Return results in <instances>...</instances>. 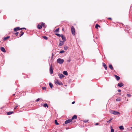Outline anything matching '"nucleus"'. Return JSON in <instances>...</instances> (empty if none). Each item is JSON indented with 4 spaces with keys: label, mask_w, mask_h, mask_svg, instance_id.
Instances as JSON below:
<instances>
[{
    "label": "nucleus",
    "mask_w": 132,
    "mask_h": 132,
    "mask_svg": "<svg viewBox=\"0 0 132 132\" xmlns=\"http://www.w3.org/2000/svg\"><path fill=\"white\" fill-rule=\"evenodd\" d=\"M118 91L119 92H121V90H120V89H118Z\"/></svg>",
    "instance_id": "nucleus-44"
},
{
    "label": "nucleus",
    "mask_w": 132,
    "mask_h": 132,
    "mask_svg": "<svg viewBox=\"0 0 132 132\" xmlns=\"http://www.w3.org/2000/svg\"><path fill=\"white\" fill-rule=\"evenodd\" d=\"M70 61V60H67V62H69Z\"/></svg>",
    "instance_id": "nucleus-46"
},
{
    "label": "nucleus",
    "mask_w": 132,
    "mask_h": 132,
    "mask_svg": "<svg viewBox=\"0 0 132 132\" xmlns=\"http://www.w3.org/2000/svg\"><path fill=\"white\" fill-rule=\"evenodd\" d=\"M112 119H113L112 118H111L110 120H109L107 121V123H110L111 122V120H112Z\"/></svg>",
    "instance_id": "nucleus-29"
},
{
    "label": "nucleus",
    "mask_w": 132,
    "mask_h": 132,
    "mask_svg": "<svg viewBox=\"0 0 132 132\" xmlns=\"http://www.w3.org/2000/svg\"><path fill=\"white\" fill-rule=\"evenodd\" d=\"M119 128L121 130H123L124 129V128L123 126H121L119 127Z\"/></svg>",
    "instance_id": "nucleus-19"
},
{
    "label": "nucleus",
    "mask_w": 132,
    "mask_h": 132,
    "mask_svg": "<svg viewBox=\"0 0 132 132\" xmlns=\"http://www.w3.org/2000/svg\"><path fill=\"white\" fill-rule=\"evenodd\" d=\"M55 124L56 125H59V123L57 122V121L56 120H55Z\"/></svg>",
    "instance_id": "nucleus-28"
},
{
    "label": "nucleus",
    "mask_w": 132,
    "mask_h": 132,
    "mask_svg": "<svg viewBox=\"0 0 132 132\" xmlns=\"http://www.w3.org/2000/svg\"><path fill=\"white\" fill-rule=\"evenodd\" d=\"M64 42L63 41H60V43H59V46H61L63 45L64 43Z\"/></svg>",
    "instance_id": "nucleus-9"
},
{
    "label": "nucleus",
    "mask_w": 132,
    "mask_h": 132,
    "mask_svg": "<svg viewBox=\"0 0 132 132\" xmlns=\"http://www.w3.org/2000/svg\"><path fill=\"white\" fill-rule=\"evenodd\" d=\"M10 36H7L6 37H5L4 38V39H3L4 40H6L9 38H10Z\"/></svg>",
    "instance_id": "nucleus-20"
},
{
    "label": "nucleus",
    "mask_w": 132,
    "mask_h": 132,
    "mask_svg": "<svg viewBox=\"0 0 132 132\" xmlns=\"http://www.w3.org/2000/svg\"><path fill=\"white\" fill-rule=\"evenodd\" d=\"M61 36L62 39L63 41L64 42L66 40L65 37V36H63L62 35Z\"/></svg>",
    "instance_id": "nucleus-12"
},
{
    "label": "nucleus",
    "mask_w": 132,
    "mask_h": 132,
    "mask_svg": "<svg viewBox=\"0 0 132 132\" xmlns=\"http://www.w3.org/2000/svg\"><path fill=\"white\" fill-rule=\"evenodd\" d=\"M55 83V84H58L59 85H63L61 81H59L57 79H55L54 81Z\"/></svg>",
    "instance_id": "nucleus-3"
},
{
    "label": "nucleus",
    "mask_w": 132,
    "mask_h": 132,
    "mask_svg": "<svg viewBox=\"0 0 132 132\" xmlns=\"http://www.w3.org/2000/svg\"><path fill=\"white\" fill-rule=\"evenodd\" d=\"M19 32H16L15 33V35L16 36H17L18 35Z\"/></svg>",
    "instance_id": "nucleus-40"
},
{
    "label": "nucleus",
    "mask_w": 132,
    "mask_h": 132,
    "mask_svg": "<svg viewBox=\"0 0 132 132\" xmlns=\"http://www.w3.org/2000/svg\"><path fill=\"white\" fill-rule=\"evenodd\" d=\"M131 128L132 129V127H131Z\"/></svg>",
    "instance_id": "nucleus-50"
},
{
    "label": "nucleus",
    "mask_w": 132,
    "mask_h": 132,
    "mask_svg": "<svg viewBox=\"0 0 132 132\" xmlns=\"http://www.w3.org/2000/svg\"><path fill=\"white\" fill-rule=\"evenodd\" d=\"M21 28H20L19 27H16L14 28V30L15 31H17L19 30H21Z\"/></svg>",
    "instance_id": "nucleus-6"
},
{
    "label": "nucleus",
    "mask_w": 132,
    "mask_h": 132,
    "mask_svg": "<svg viewBox=\"0 0 132 132\" xmlns=\"http://www.w3.org/2000/svg\"><path fill=\"white\" fill-rule=\"evenodd\" d=\"M42 89L43 90H46V88L45 87H42Z\"/></svg>",
    "instance_id": "nucleus-36"
},
{
    "label": "nucleus",
    "mask_w": 132,
    "mask_h": 132,
    "mask_svg": "<svg viewBox=\"0 0 132 132\" xmlns=\"http://www.w3.org/2000/svg\"><path fill=\"white\" fill-rule=\"evenodd\" d=\"M40 100V99L39 98H38V99H37L36 100V102H38V101H39V100Z\"/></svg>",
    "instance_id": "nucleus-41"
},
{
    "label": "nucleus",
    "mask_w": 132,
    "mask_h": 132,
    "mask_svg": "<svg viewBox=\"0 0 132 132\" xmlns=\"http://www.w3.org/2000/svg\"><path fill=\"white\" fill-rule=\"evenodd\" d=\"M63 73V74L65 75H68V72L66 71H64Z\"/></svg>",
    "instance_id": "nucleus-22"
},
{
    "label": "nucleus",
    "mask_w": 132,
    "mask_h": 132,
    "mask_svg": "<svg viewBox=\"0 0 132 132\" xmlns=\"http://www.w3.org/2000/svg\"><path fill=\"white\" fill-rule=\"evenodd\" d=\"M111 132H114V130L112 128L111 129Z\"/></svg>",
    "instance_id": "nucleus-37"
},
{
    "label": "nucleus",
    "mask_w": 132,
    "mask_h": 132,
    "mask_svg": "<svg viewBox=\"0 0 132 132\" xmlns=\"http://www.w3.org/2000/svg\"><path fill=\"white\" fill-rule=\"evenodd\" d=\"M18 106H15V107H14V110H15V109H16V108L18 107Z\"/></svg>",
    "instance_id": "nucleus-42"
},
{
    "label": "nucleus",
    "mask_w": 132,
    "mask_h": 132,
    "mask_svg": "<svg viewBox=\"0 0 132 132\" xmlns=\"http://www.w3.org/2000/svg\"><path fill=\"white\" fill-rule=\"evenodd\" d=\"M75 101H73V102H72V104H74V103H75Z\"/></svg>",
    "instance_id": "nucleus-47"
},
{
    "label": "nucleus",
    "mask_w": 132,
    "mask_h": 132,
    "mask_svg": "<svg viewBox=\"0 0 132 132\" xmlns=\"http://www.w3.org/2000/svg\"><path fill=\"white\" fill-rule=\"evenodd\" d=\"M116 100L117 101H120L121 100V99L120 98H117Z\"/></svg>",
    "instance_id": "nucleus-26"
},
{
    "label": "nucleus",
    "mask_w": 132,
    "mask_h": 132,
    "mask_svg": "<svg viewBox=\"0 0 132 132\" xmlns=\"http://www.w3.org/2000/svg\"><path fill=\"white\" fill-rule=\"evenodd\" d=\"M123 85V84L122 82L118 83V86L120 87L122 86Z\"/></svg>",
    "instance_id": "nucleus-13"
},
{
    "label": "nucleus",
    "mask_w": 132,
    "mask_h": 132,
    "mask_svg": "<svg viewBox=\"0 0 132 132\" xmlns=\"http://www.w3.org/2000/svg\"><path fill=\"white\" fill-rule=\"evenodd\" d=\"M77 116L76 115H74L72 117L71 119L72 120L73 119H77Z\"/></svg>",
    "instance_id": "nucleus-15"
},
{
    "label": "nucleus",
    "mask_w": 132,
    "mask_h": 132,
    "mask_svg": "<svg viewBox=\"0 0 132 132\" xmlns=\"http://www.w3.org/2000/svg\"><path fill=\"white\" fill-rule=\"evenodd\" d=\"M59 28H58L57 29H56L54 32H59Z\"/></svg>",
    "instance_id": "nucleus-27"
},
{
    "label": "nucleus",
    "mask_w": 132,
    "mask_h": 132,
    "mask_svg": "<svg viewBox=\"0 0 132 132\" xmlns=\"http://www.w3.org/2000/svg\"><path fill=\"white\" fill-rule=\"evenodd\" d=\"M50 72L51 74H52L53 73V69L52 68V65H51L50 67Z\"/></svg>",
    "instance_id": "nucleus-7"
},
{
    "label": "nucleus",
    "mask_w": 132,
    "mask_h": 132,
    "mask_svg": "<svg viewBox=\"0 0 132 132\" xmlns=\"http://www.w3.org/2000/svg\"><path fill=\"white\" fill-rule=\"evenodd\" d=\"M49 84L50 87L52 88L53 86V84L51 82H49Z\"/></svg>",
    "instance_id": "nucleus-21"
},
{
    "label": "nucleus",
    "mask_w": 132,
    "mask_h": 132,
    "mask_svg": "<svg viewBox=\"0 0 132 132\" xmlns=\"http://www.w3.org/2000/svg\"><path fill=\"white\" fill-rule=\"evenodd\" d=\"M20 37H21V36H22L23 35V34H24V32H23V31H21L20 32Z\"/></svg>",
    "instance_id": "nucleus-24"
},
{
    "label": "nucleus",
    "mask_w": 132,
    "mask_h": 132,
    "mask_svg": "<svg viewBox=\"0 0 132 132\" xmlns=\"http://www.w3.org/2000/svg\"><path fill=\"white\" fill-rule=\"evenodd\" d=\"M13 113V111H10L9 112H6L7 113V114L8 115H10L12 114Z\"/></svg>",
    "instance_id": "nucleus-16"
},
{
    "label": "nucleus",
    "mask_w": 132,
    "mask_h": 132,
    "mask_svg": "<svg viewBox=\"0 0 132 132\" xmlns=\"http://www.w3.org/2000/svg\"><path fill=\"white\" fill-rule=\"evenodd\" d=\"M64 48L65 50H66L68 49V47L67 46H65L64 47Z\"/></svg>",
    "instance_id": "nucleus-35"
},
{
    "label": "nucleus",
    "mask_w": 132,
    "mask_h": 132,
    "mask_svg": "<svg viewBox=\"0 0 132 132\" xmlns=\"http://www.w3.org/2000/svg\"><path fill=\"white\" fill-rule=\"evenodd\" d=\"M62 30H64V29L63 28L62 29Z\"/></svg>",
    "instance_id": "nucleus-49"
},
{
    "label": "nucleus",
    "mask_w": 132,
    "mask_h": 132,
    "mask_svg": "<svg viewBox=\"0 0 132 132\" xmlns=\"http://www.w3.org/2000/svg\"><path fill=\"white\" fill-rule=\"evenodd\" d=\"M102 64H103V66L105 68V69L106 70H107V67L106 65L104 63H103Z\"/></svg>",
    "instance_id": "nucleus-14"
},
{
    "label": "nucleus",
    "mask_w": 132,
    "mask_h": 132,
    "mask_svg": "<svg viewBox=\"0 0 132 132\" xmlns=\"http://www.w3.org/2000/svg\"><path fill=\"white\" fill-rule=\"evenodd\" d=\"M114 76L117 81L119 80L120 79V77L118 76L117 75H114Z\"/></svg>",
    "instance_id": "nucleus-11"
},
{
    "label": "nucleus",
    "mask_w": 132,
    "mask_h": 132,
    "mask_svg": "<svg viewBox=\"0 0 132 132\" xmlns=\"http://www.w3.org/2000/svg\"><path fill=\"white\" fill-rule=\"evenodd\" d=\"M88 120H83V121L85 123L87 122Z\"/></svg>",
    "instance_id": "nucleus-31"
},
{
    "label": "nucleus",
    "mask_w": 132,
    "mask_h": 132,
    "mask_svg": "<svg viewBox=\"0 0 132 132\" xmlns=\"http://www.w3.org/2000/svg\"><path fill=\"white\" fill-rule=\"evenodd\" d=\"M57 63L61 64L63 63L64 60L63 59L59 58L57 59Z\"/></svg>",
    "instance_id": "nucleus-2"
},
{
    "label": "nucleus",
    "mask_w": 132,
    "mask_h": 132,
    "mask_svg": "<svg viewBox=\"0 0 132 132\" xmlns=\"http://www.w3.org/2000/svg\"><path fill=\"white\" fill-rule=\"evenodd\" d=\"M109 67L111 70H113V67L112 65L111 64L109 65Z\"/></svg>",
    "instance_id": "nucleus-17"
},
{
    "label": "nucleus",
    "mask_w": 132,
    "mask_h": 132,
    "mask_svg": "<svg viewBox=\"0 0 132 132\" xmlns=\"http://www.w3.org/2000/svg\"><path fill=\"white\" fill-rule=\"evenodd\" d=\"M20 29H21V30H22V29H25V30L26 29V28H20Z\"/></svg>",
    "instance_id": "nucleus-39"
},
{
    "label": "nucleus",
    "mask_w": 132,
    "mask_h": 132,
    "mask_svg": "<svg viewBox=\"0 0 132 132\" xmlns=\"http://www.w3.org/2000/svg\"><path fill=\"white\" fill-rule=\"evenodd\" d=\"M64 51H63V50H62V51H61L60 52V53H64Z\"/></svg>",
    "instance_id": "nucleus-34"
},
{
    "label": "nucleus",
    "mask_w": 132,
    "mask_h": 132,
    "mask_svg": "<svg viewBox=\"0 0 132 132\" xmlns=\"http://www.w3.org/2000/svg\"><path fill=\"white\" fill-rule=\"evenodd\" d=\"M55 34L57 36L60 37L61 36V35L59 34Z\"/></svg>",
    "instance_id": "nucleus-32"
},
{
    "label": "nucleus",
    "mask_w": 132,
    "mask_h": 132,
    "mask_svg": "<svg viewBox=\"0 0 132 132\" xmlns=\"http://www.w3.org/2000/svg\"><path fill=\"white\" fill-rule=\"evenodd\" d=\"M71 31L73 35L74 36L75 35V29L73 26H72L71 27Z\"/></svg>",
    "instance_id": "nucleus-1"
},
{
    "label": "nucleus",
    "mask_w": 132,
    "mask_h": 132,
    "mask_svg": "<svg viewBox=\"0 0 132 132\" xmlns=\"http://www.w3.org/2000/svg\"><path fill=\"white\" fill-rule=\"evenodd\" d=\"M110 112L114 114V115H118V114H119L120 113L119 112L117 111H114L113 110H111V111Z\"/></svg>",
    "instance_id": "nucleus-4"
},
{
    "label": "nucleus",
    "mask_w": 132,
    "mask_h": 132,
    "mask_svg": "<svg viewBox=\"0 0 132 132\" xmlns=\"http://www.w3.org/2000/svg\"><path fill=\"white\" fill-rule=\"evenodd\" d=\"M98 27H100V26L98 24H96L95 25V28H96V29H97L98 28Z\"/></svg>",
    "instance_id": "nucleus-25"
},
{
    "label": "nucleus",
    "mask_w": 132,
    "mask_h": 132,
    "mask_svg": "<svg viewBox=\"0 0 132 132\" xmlns=\"http://www.w3.org/2000/svg\"><path fill=\"white\" fill-rule=\"evenodd\" d=\"M72 119H69L66 121L65 122V123L67 124L69 123L72 121Z\"/></svg>",
    "instance_id": "nucleus-5"
},
{
    "label": "nucleus",
    "mask_w": 132,
    "mask_h": 132,
    "mask_svg": "<svg viewBox=\"0 0 132 132\" xmlns=\"http://www.w3.org/2000/svg\"><path fill=\"white\" fill-rule=\"evenodd\" d=\"M127 96H128V97H130L131 96V95L130 94H127Z\"/></svg>",
    "instance_id": "nucleus-38"
},
{
    "label": "nucleus",
    "mask_w": 132,
    "mask_h": 132,
    "mask_svg": "<svg viewBox=\"0 0 132 132\" xmlns=\"http://www.w3.org/2000/svg\"><path fill=\"white\" fill-rule=\"evenodd\" d=\"M45 23H41V25L42 26H42L44 27L45 26Z\"/></svg>",
    "instance_id": "nucleus-33"
},
{
    "label": "nucleus",
    "mask_w": 132,
    "mask_h": 132,
    "mask_svg": "<svg viewBox=\"0 0 132 132\" xmlns=\"http://www.w3.org/2000/svg\"><path fill=\"white\" fill-rule=\"evenodd\" d=\"M108 19H110V20H111L112 19L111 18H108Z\"/></svg>",
    "instance_id": "nucleus-45"
},
{
    "label": "nucleus",
    "mask_w": 132,
    "mask_h": 132,
    "mask_svg": "<svg viewBox=\"0 0 132 132\" xmlns=\"http://www.w3.org/2000/svg\"><path fill=\"white\" fill-rule=\"evenodd\" d=\"M42 26L39 24H38L37 26V28L39 29H40L42 28Z\"/></svg>",
    "instance_id": "nucleus-18"
},
{
    "label": "nucleus",
    "mask_w": 132,
    "mask_h": 132,
    "mask_svg": "<svg viewBox=\"0 0 132 132\" xmlns=\"http://www.w3.org/2000/svg\"><path fill=\"white\" fill-rule=\"evenodd\" d=\"M1 50L3 52H6V51L5 49V48L3 47H1Z\"/></svg>",
    "instance_id": "nucleus-10"
},
{
    "label": "nucleus",
    "mask_w": 132,
    "mask_h": 132,
    "mask_svg": "<svg viewBox=\"0 0 132 132\" xmlns=\"http://www.w3.org/2000/svg\"><path fill=\"white\" fill-rule=\"evenodd\" d=\"M15 95V94H13V96H14Z\"/></svg>",
    "instance_id": "nucleus-48"
},
{
    "label": "nucleus",
    "mask_w": 132,
    "mask_h": 132,
    "mask_svg": "<svg viewBox=\"0 0 132 132\" xmlns=\"http://www.w3.org/2000/svg\"><path fill=\"white\" fill-rule=\"evenodd\" d=\"M44 106L45 108L47 107V108H48V106L47 103L44 104Z\"/></svg>",
    "instance_id": "nucleus-23"
},
{
    "label": "nucleus",
    "mask_w": 132,
    "mask_h": 132,
    "mask_svg": "<svg viewBox=\"0 0 132 132\" xmlns=\"http://www.w3.org/2000/svg\"><path fill=\"white\" fill-rule=\"evenodd\" d=\"M99 123H96L95 124V125H99Z\"/></svg>",
    "instance_id": "nucleus-43"
},
{
    "label": "nucleus",
    "mask_w": 132,
    "mask_h": 132,
    "mask_svg": "<svg viewBox=\"0 0 132 132\" xmlns=\"http://www.w3.org/2000/svg\"><path fill=\"white\" fill-rule=\"evenodd\" d=\"M43 37L44 38L45 40H47L48 39L47 37L46 36H43Z\"/></svg>",
    "instance_id": "nucleus-30"
},
{
    "label": "nucleus",
    "mask_w": 132,
    "mask_h": 132,
    "mask_svg": "<svg viewBox=\"0 0 132 132\" xmlns=\"http://www.w3.org/2000/svg\"><path fill=\"white\" fill-rule=\"evenodd\" d=\"M58 76L60 78H62L64 76L62 74H61L60 73H59L58 74Z\"/></svg>",
    "instance_id": "nucleus-8"
}]
</instances>
